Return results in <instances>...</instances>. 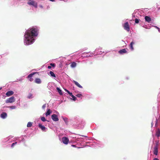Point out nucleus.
<instances>
[{
    "mask_svg": "<svg viewBox=\"0 0 160 160\" xmlns=\"http://www.w3.org/2000/svg\"><path fill=\"white\" fill-rule=\"evenodd\" d=\"M73 82L78 87L81 88H82V87L78 82L73 80Z\"/></svg>",
    "mask_w": 160,
    "mask_h": 160,
    "instance_id": "15",
    "label": "nucleus"
},
{
    "mask_svg": "<svg viewBox=\"0 0 160 160\" xmlns=\"http://www.w3.org/2000/svg\"><path fill=\"white\" fill-rule=\"evenodd\" d=\"M38 72H33L30 74L27 77V78L29 79L30 82H32L33 81V79L32 78L33 76L36 73H38Z\"/></svg>",
    "mask_w": 160,
    "mask_h": 160,
    "instance_id": "3",
    "label": "nucleus"
},
{
    "mask_svg": "<svg viewBox=\"0 0 160 160\" xmlns=\"http://www.w3.org/2000/svg\"><path fill=\"white\" fill-rule=\"evenodd\" d=\"M51 112L52 111L50 109H48L46 113V116H48L49 115Z\"/></svg>",
    "mask_w": 160,
    "mask_h": 160,
    "instance_id": "19",
    "label": "nucleus"
},
{
    "mask_svg": "<svg viewBox=\"0 0 160 160\" xmlns=\"http://www.w3.org/2000/svg\"><path fill=\"white\" fill-rule=\"evenodd\" d=\"M134 42H132L130 45H129V48L132 51H133L134 50V48L133 47V45L134 44Z\"/></svg>",
    "mask_w": 160,
    "mask_h": 160,
    "instance_id": "11",
    "label": "nucleus"
},
{
    "mask_svg": "<svg viewBox=\"0 0 160 160\" xmlns=\"http://www.w3.org/2000/svg\"><path fill=\"white\" fill-rule=\"evenodd\" d=\"M77 63L75 62H72L71 63V67L72 68H75L76 67Z\"/></svg>",
    "mask_w": 160,
    "mask_h": 160,
    "instance_id": "18",
    "label": "nucleus"
},
{
    "mask_svg": "<svg viewBox=\"0 0 160 160\" xmlns=\"http://www.w3.org/2000/svg\"><path fill=\"white\" fill-rule=\"evenodd\" d=\"M82 136H83V137H86V136H83V135H81Z\"/></svg>",
    "mask_w": 160,
    "mask_h": 160,
    "instance_id": "40",
    "label": "nucleus"
},
{
    "mask_svg": "<svg viewBox=\"0 0 160 160\" xmlns=\"http://www.w3.org/2000/svg\"><path fill=\"white\" fill-rule=\"evenodd\" d=\"M27 3L29 5L33 6L36 8H37L38 7V4L37 3L35 2V1L33 0H29V1Z\"/></svg>",
    "mask_w": 160,
    "mask_h": 160,
    "instance_id": "2",
    "label": "nucleus"
},
{
    "mask_svg": "<svg viewBox=\"0 0 160 160\" xmlns=\"http://www.w3.org/2000/svg\"><path fill=\"white\" fill-rule=\"evenodd\" d=\"M159 144V141H158L156 143V145L155 146H157V147H158V145Z\"/></svg>",
    "mask_w": 160,
    "mask_h": 160,
    "instance_id": "34",
    "label": "nucleus"
},
{
    "mask_svg": "<svg viewBox=\"0 0 160 160\" xmlns=\"http://www.w3.org/2000/svg\"><path fill=\"white\" fill-rule=\"evenodd\" d=\"M128 50V49L127 48L121 49L118 51V53L120 54H123L124 53H127L128 52L127 50Z\"/></svg>",
    "mask_w": 160,
    "mask_h": 160,
    "instance_id": "6",
    "label": "nucleus"
},
{
    "mask_svg": "<svg viewBox=\"0 0 160 160\" xmlns=\"http://www.w3.org/2000/svg\"><path fill=\"white\" fill-rule=\"evenodd\" d=\"M41 120L42 121H43V122H45L46 121V119L44 117H41Z\"/></svg>",
    "mask_w": 160,
    "mask_h": 160,
    "instance_id": "28",
    "label": "nucleus"
},
{
    "mask_svg": "<svg viewBox=\"0 0 160 160\" xmlns=\"http://www.w3.org/2000/svg\"><path fill=\"white\" fill-rule=\"evenodd\" d=\"M10 108H11L12 109H15L16 107H15V106H11L10 107Z\"/></svg>",
    "mask_w": 160,
    "mask_h": 160,
    "instance_id": "33",
    "label": "nucleus"
},
{
    "mask_svg": "<svg viewBox=\"0 0 160 160\" xmlns=\"http://www.w3.org/2000/svg\"><path fill=\"white\" fill-rule=\"evenodd\" d=\"M153 160H159L157 158H155Z\"/></svg>",
    "mask_w": 160,
    "mask_h": 160,
    "instance_id": "37",
    "label": "nucleus"
},
{
    "mask_svg": "<svg viewBox=\"0 0 160 160\" xmlns=\"http://www.w3.org/2000/svg\"><path fill=\"white\" fill-rule=\"evenodd\" d=\"M46 107V104H44L42 106V108L43 109H44L45 107Z\"/></svg>",
    "mask_w": 160,
    "mask_h": 160,
    "instance_id": "32",
    "label": "nucleus"
},
{
    "mask_svg": "<svg viewBox=\"0 0 160 160\" xmlns=\"http://www.w3.org/2000/svg\"><path fill=\"white\" fill-rule=\"evenodd\" d=\"M70 96L72 97L73 99V100L75 101L76 99V98L75 97L74 95H73L72 94Z\"/></svg>",
    "mask_w": 160,
    "mask_h": 160,
    "instance_id": "24",
    "label": "nucleus"
},
{
    "mask_svg": "<svg viewBox=\"0 0 160 160\" xmlns=\"http://www.w3.org/2000/svg\"><path fill=\"white\" fill-rule=\"evenodd\" d=\"M156 135L158 137H159L160 136V130L159 129H158L156 131Z\"/></svg>",
    "mask_w": 160,
    "mask_h": 160,
    "instance_id": "17",
    "label": "nucleus"
},
{
    "mask_svg": "<svg viewBox=\"0 0 160 160\" xmlns=\"http://www.w3.org/2000/svg\"><path fill=\"white\" fill-rule=\"evenodd\" d=\"M62 140L63 143L65 144H68V142L69 141L68 138L66 137H63L62 138Z\"/></svg>",
    "mask_w": 160,
    "mask_h": 160,
    "instance_id": "7",
    "label": "nucleus"
},
{
    "mask_svg": "<svg viewBox=\"0 0 160 160\" xmlns=\"http://www.w3.org/2000/svg\"><path fill=\"white\" fill-rule=\"evenodd\" d=\"M82 95L81 94H78L76 95V96L79 98H80L81 96H82Z\"/></svg>",
    "mask_w": 160,
    "mask_h": 160,
    "instance_id": "31",
    "label": "nucleus"
},
{
    "mask_svg": "<svg viewBox=\"0 0 160 160\" xmlns=\"http://www.w3.org/2000/svg\"><path fill=\"white\" fill-rule=\"evenodd\" d=\"M156 28H158V29H159V28L158 27H157V26H155Z\"/></svg>",
    "mask_w": 160,
    "mask_h": 160,
    "instance_id": "38",
    "label": "nucleus"
},
{
    "mask_svg": "<svg viewBox=\"0 0 160 160\" xmlns=\"http://www.w3.org/2000/svg\"><path fill=\"white\" fill-rule=\"evenodd\" d=\"M63 119L65 122L67 124L68 122V119L67 118H63Z\"/></svg>",
    "mask_w": 160,
    "mask_h": 160,
    "instance_id": "27",
    "label": "nucleus"
},
{
    "mask_svg": "<svg viewBox=\"0 0 160 160\" xmlns=\"http://www.w3.org/2000/svg\"><path fill=\"white\" fill-rule=\"evenodd\" d=\"M65 91L66 92H67L69 94V95L70 96L72 94V92H70L69 91H68V90H67L66 89H64Z\"/></svg>",
    "mask_w": 160,
    "mask_h": 160,
    "instance_id": "25",
    "label": "nucleus"
},
{
    "mask_svg": "<svg viewBox=\"0 0 160 160\" xmlns=\"http://www.w3.org/2000/svg\"><path fill=\"white\" fill-rule=\"evenodd\" d=\"M7 116V114L6 112H3L1 114V117L3 118L4 119L6 118Z\"/></svg>",
    "mask_w": 160,
    "mask_h": 160,
    "instance_id": "13",
    "label": "nucleus"
},
{
    "mask_svg": "<svg viewBox=\"0 0 160 160\" xmlns=\"http://www.w3.org/2000/svg\"><path fill=\"white\" fill-rule=\"evenodd\" d=\"M123 27L125 30L127 31L128 32H129L130 31V27L128 22H126L124 24Z\"/></svg>",
    "mask_w": 160,
    "mask_h": 160,
    "instance_id": "5",
    "label": "nucleus"
},
{
    "mask_svg": "<svg viewBox=\"0 0 160 160\" xmlns=\"http://www.w3.org/2000/svg\"><path fill=\"white\" fill-rule=\"evenodd\" d=\"M57 89L58 91V92L59 93V94L62 95V92L61 90L59 88H57Z\"/></svg>",
    "mask_w": 160,
    "mask_h": 160,
    "instance_id": "20",
    "label": "nucleus"
},
{
    "mask_svg": "<svg viewBox=\"0 0 160 160\" xmlns=\"http://www.w3.org/2000/svg\"><path fill=\"white\" fill-rule=\"evenodd\" d=\"M38 127L40 128L42 130L44 131L45 130L46 128L44 126L42 125L41 124H39L38 125Z\"/></svg>",
    "mask_w": 160,
    "mask_h": 160,
    "instance_id": "16",
    "label": "nucleus"
},
{
    "mask_svg": "<svg viewBox=\"0 0 160 160\" xmlns=\"http://www.w3.org/2000/svg\"><path fill=\"white\" fill-rule=\"evenodd\" d=\"M2 88H0V90H1L2 89Z\"/></svg>",
    "mask_w": 160,
    "mask_h": 160,
    "instance_id": "41",
    "label": "nucleus"
},
{
    "mask_svg": "<svg viewBox=\"0 0 160 160\" xmlns=\"http://www.w3.org/2000/svg\"><path fill=\"white\" fill-rule=\"evenodd\" d=\"M38 30L37 28L34 27L28 29L25 32L24 43L25 45H28L32 43L34 41V37L38 34Z\"/></svg>",
    "mask_w": 160,
    "mask_h": 160,
    "instance_id": "1",
    "label": "nucleus"
},
{
    "mask_svg": "<svg viewBox=\"0 0 160 160\" xmlns=\"http://www.w3.org/2000/svg\"><path fill=\"white\" fill-rule=\"evenodd\" d=\"M37 84H40L42 82L41 80L39 78H36L34 81Z\"/></svg>",
    "mask_w": 160,
    "mask_h": 160,
    "instance_id": "14",
    "label": "nucleus"
},
{
    "mask_svg": "<svg viewBox=\"0 0 160 160\" xmlns=\"http://www.w3.org/2000/svg\"><path fill=\"white\" fill-rule=\"evenodd\" d=\"M32 126V123L31 122H28L27 127H31Z\"/></svg>",
    "mask_w": 160,
    "mask_h": 160,
    "instance_id": "22",
    "label": "nucleus"
},
{
    "mask_svg": "<svg viewBox=\"0 0 160 160\" xmlns=\"http://www.w3.org/2000/svg\"><path fill=\"white\" fill-rule=\"evenodd\" d=\"M51 118L54 121H58L59 119L57 115L55 114H53L51 116Z\"/></svg>",
    "mask_w": 160,
    "mask_h": 160,
    "instance_id": "8",
    "label": "nucleus"
},
{
    "mask_svg": "<svg viewBox=\"0 0 160 160\" xmlns=\"http://www.w3.org/2000/svg\"><path fill=\"white\" fill-rule=\"evenodd\" d=\"M13 93L14 92L12 91H9L6 93V95L7 96L9 97L13 95Z\"/></svg>",
    "mask_w": 160,
    "mask_h": 160,
    "instance_id": "10",
    "label": "nucleus"
},
{
    "mask_svg": "<svg viewBox=\"0 0 160 160\" xmlns=\"http://www.w3.org/2000/svg\"><path fill=\"white\" fill-rule=\"evenodd\" d=\"M139 19L138 18H135V22L136 23H138L139 22Z\"/></svg>",
    "mask_w": 160,
    "mask_h": 160,
    "instance_id": "26",
    "label": "nucleus"
},
{
    "mask_svg": "<svg viewBox=\"0 0 160 160\" xmlns=\"http://www.w3.org/2000/svg\"><path fill=\"white\" fill-rule=\"evenodd\" d=\"M15 98L13 96H12L8 99L5 101L6 103H12L15 101Z\"/></svg>",
    "mask_w": 160,
    "mask_h": 160,
    "instance_id": "4",
    "label": "nucleus"
},
{
    "mask_svg": "<svg viewBox=\"0 0 160 160\" xmlns=\"http://www.w3.org/2000/svg\"><path fill=\"white\" fill-rule=\"evenodd\" d=\"M50 65L53 67H54L55 66V64L53 63H51Z\"/></svg>",
    "mask_w": 160,
    "mask_h": 160,
    "instance_id": "29",
    "label": "nucleus"
},
{
    "mask_svg": "<svg viewBox=\"0 0 160 160\" xmlns=\"http://www.w3.org/2000/svg\"><path fill=\"white\" fill-rule=\"evenodd\" d=\"M72 146L73 147H76V146L75 145H72Z\"/></svg>",
    "mask_w": 160,
    "mask_h": 160,
    "instance_id": "36",
    "label": "nucleus"
},
{
    "mask_svg": "<svg viewBox=\"0 0 160 160\" xmlns=\"http://www.w3.org/2000/svg\"><path fill=\"white\" fill-rule=\"evenodd\" d=\"M145 19L146 22H147L148 23H150L151 21V19L150 17L148 16H146L145 17Z\"/></svg>",
    "mask_w": 160,
    "mask_h": 160,
    "instance_id": "9",
    "label": "nucleus"
},
{
    "mask_svg": "<svg viewBox=\"0 0 160 160\" xmlns=\"http://www.w3.org/2000/svg\"><path fill=\"white\" fill-rule=\"evenodd\" d=\"M17 143V142H15L14 143H12V145H11V147H13L14 146V145L16 144Z\"/></svg>",
    "mask_w": 160,
    "mask_h": 160,
    "instance_id": "30",
    "label": "nucleus"
},
{
    "mask_svg": "<svg viewBox=\"0 0 160 160\" xmlns=\"http://www.w3.org/2000/svg\"><path fill=\"white\" fill-rule=\"evenodd\" d=\"M48 68L50 69L51 68V66H48Z\"/></svg>",
    "mask_w": 160,
    "mask_h": 160,
    "instance_id": "35",
    "label": "nucleus"
},
{
    "mask_svg": "<svg viewBox=\"0 0 160 160\" xmlns=\"http://www.w3.org/2000/svg\"><path fill=\"white\" fill-rule=\"evenodd\" d=\"M32 94L31 93H29L28 96V98L29 99H31L32 98Z\"/></svg>",
    "mask_w": 160,
    "mask_h": 160,
    "instance_id": "23",
    "label": "nucleus"
},
{
    "mask_svg": "<svg viewBox=\"0 0 160 160\" xmlns=\"http://www.w3.org/2000/svg\"><path fill=\"white\" fill-rule=\"evenodd\" d=\"M49 74L51 76L55 78L56 76L54 73L52 71H50L49 72Z\"/></svg>",
    "mask_w": 160,
    "mask_h": 160,
    "instance_id": "21",
    "label": "nucleus"
},
{
    "mask_svg": "<svg viewBox=\"0 0 160 160\" xmlns=\"http://www.w3.org/2000/svg\"><path fill=\"white\" fill-rule=\"evenodd\" d=\"M158 152V147L157 146H155L154 148L153 153L155 155H157Z\"/></svg>",
    "mask_w": 160,
    "mask_h": 160,
    "instance_id": "12",
    "label": "nucleus"
},
{
    "mask_svg": "<svg viewBox=\"0 0 160 160\" xmlns=\"http://www.w3.org/2000/svg\"><path fill=\"white\" fill-rule=\"evenodd\" d=\"M51 1H54V0H50Z\"/></svg>",
    "mask_w": 160,
    "mask_h": 160,
    "instance_id": "39",
    "label": "nucleus"
}]
</instances>
